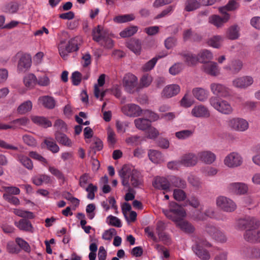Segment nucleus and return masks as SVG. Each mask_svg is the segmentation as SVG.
<instances>
[{"label": "nucleus", "instance_id": "obj_1", "mask_svg": "<svg viewBox=\"0 0 260 260\" xmlns=\"http://www.w3.org/2000/svg\"><path fill=\"white\" fill-rule=\"evenodd\" d=\"M118 174L121 179L123 186L127 187L129 191L132 190L129 178H131V184L136 187L142 184V176L139 171L135 169L133 167L124 165L119 171Z\"/></svg>", "mask_w": 260, "mask_h": 260}, {"label": "nucleus", "instance_id": "obj_2", "mask_svg": "<svg viewBox=\"0 0 260 260\" xmlns=\"http://www.w3.org/2000/svg\"><path fill=\"white\" fill-rule=\"evenodd\" d=\"M93 40L106 49H111L114 46V42L109 36L107 29L101 25H98L93 28L92 31Z\"/></svg>", "mask_w": 260, "mask_h": 260}, {"label": "nucleus", "instance_id": "obj_3", "mask_svg": "<svg viewBox=\"0 0 260 260\" xmlns=\"http://www.w3.org/2000/svg\"><path fill=\"white\" fill-rule=\"evenodd\" d=\"M209 102L211 106L223 114L231 115L234 112V108L228 101L216 96L210 97Z\"/></svg>", "mask_w": 260, "mask_h": 260}, {"label": "nucleus", "instance_id": "obj_4", "mask_svg": "<svg viewBox=\"0 0 260 260\" xmlns=\"http://www.w3.org/2000/svg\"><path fill=\"white\" fill-rule=\"evenodd\" d=\"M163 213L168 218L175 223L180 221L186 216L184 209L175 202L171 203L169 210H164Z\"/></svg>", "mask_w": 260, "mask_h": 260}, {"label": "nucleus", "instance_id": "obj_5", "mask_svg": "<svg viewBox=\"0 0 260 260\" xmlns=\"http://www.w3.org/2000/svg\"><path fill=\"white\" fill-rule=\"evenodd\" d=\"M259 226V220L253 216H246L240 219L236 224V228L238 230L258 228Z\"/></svg>", "mask_w": 260, "mask_h": 260}, {"label": "nucleus", "instance_id": "obj_6", "mask_svg": "<svg viewBox=\"0 0 260 260\" xmlns=\"http://www.w3.org/2000/svg\"><path fill=\"white\" fill-rule=\"evenodd\" d=\"M210 89L211 92L215 95L228 98L232 96V89L225 85L217 82L210 84Z\"/></svg>", "mask_w": 260, "mask_h": 260}, {"label": "nucleus", "instance_id": "obj_7", "mask_svg": "<svg viewBox=\"0 0 260 260\" xmlns=\"http://www.w3.org/2000/svg\"><path fill=\"white\" fill-rule=\"evenodd\" d=\"M216 205L222 210L232 212L237 208L236 203L231 199L225 196H219L216 200Z\"/></svg>", "mask_w": 260, "mask_h": 260}, {"label": "nucleus", "instance_id": "obj_8", "mask_svg": "<svg viewBox=\"0 0 260 260\" xmlns=\"http://www.w3.org/2000/svg\"><path fill=\"white\" fill-rule=\"evenodd\" d=\"M228 126L232 131L243 132L249 128V123L245 119L242 118H233L229 120Z\"/></svg>", "mask_w": 260, "mask_h": 260}, {"label": "nucleus", "instance_id": "obj_9", "mask_svg": "<svg viewBox=\"0 0 260 260\" xmlns=\"http://www.w3.org/2000/svg\"><path fill=\"white\" fill-rule=\"evenodd\" d=\"M224 164L230 168L240 166L243 163V158L238 153L233 152L227 155L223 160Z\"/></svg>", "mask_w": 260, "mask_h": 260}, {"label": "nucleus", "instance_id": "obj_10", "mask_svg": "<svg viewBox=\"0 0 260 260\" xmlns=\"http://www.w3.org/2000/svg\"><path fill=\"white\" fill-rule=\"evenodd\" d=\"M123 114L129 117H136L140 116L142 110L139 106L135 104H127L121 107Z\"/></svg>", "mask_w": 260, "mask_h": 260}, {"label": "nucleus", "instance_id": "obj_11", "mask_svg": "<svg viewBox=\"0 0 260 260\" xmlns=\"http://www.w3.org/2000/svg\"><path fill=\"white\" fill-rule=\"evenodd\" d=\"M227 188L229 192L236 195H244L248 191V185L243 182L231 183L228 185Z\"/></svg>", "mask_w": 260, "mask_h": 260}, {"label": "nucleus", "instance_id": "obj_12", "mask_svg": "<svg viewBox=\"0 0 260 260\" xmlns=\"http://www.w3.org/2000/svg\"><path fill=\"white\" fill-rule=\"evenodd\" d=\"M258 228L246 230L244 234V240L252 244L260 243V230Z\"/></svg>", "mask_w": 260, "mask_h": 260}, {"label": "nucleus", "instance_id": "obj_13", "mask_svg": "<svg viewBox=\"0 0 260 260\" xmlns=\"http://www.w3.org/2000/svg\"><path fill=\"white\" fill-rule=\"evenodd\" d=\"M253 83V79L249 76L237 77L232 81L234 87L239 89H246Z\"/></svg>", "mask_w": 260, "mask_h": 260}, {"label": "nucleus", "instance_id": "obj_14", "mask_svg": "<svg viewBox=\"0 0 260 260\" xmlns=\"http://www.w3.org/2000/svg\"><path fill=\"white\" fill-rule=\"evenodd\" d=\"M138 79L132 74H127L123 78V84L125 90L129 93H133L137 85Z\"/></svg>", "mask_w": 260, "mask_h": 260}, {"label": "nucleus", "instance_id": "obj_15", "mask_svg": "<svg viewBox=\"0 0 260 260\" xmlns=\"http://www.w3.org/2000/svg\"><path fill=\"white\" fill-rule=\"evenodd\" d=\"M206 231L214 238L216 241L224 243L227 241V237L225 234L216 229L214 226L208 225L206 228Z\"/></svg>", "mask_w": 260, "mask_h": 260}, {"label": "nucleus", "instance_id": "obj_16", "mask_svg": "<svg viewBox=\"0 0 260 260\" xmlns=\"http://www.w3.org/2000/svg\"><path fill=\"white\" fill-rule=\"evenodd\" d=\"M241 253L245 257L250 259H260V248L257 247H243L241 250Z\"/></svg>", "mask_w": 260, "mask_h": 260}, {"label": "nucleus", "instance_id": "obj_17", "mask_svg": "<svg viewBox=\"0 0 260 260\" xmlns=\"http://www.w3.org/2000/svg\"><path fill=\"white\" fill-rule=\"evenodd\" d=\"M181 165L185 167H192L198 162V156L193 153H188L182 155L180 159Z\"/></svg>", "mask_w": 260, "mask_h": 260}, {"label": "nucleus", "instance_id": "obj_18", "mask_svg": "<svg viewBox=\"0 0 260 260\" xmlns=\"http://www.w3.org/2000/svg\"><path fill=\"white\" fill-rule=\"evenodd\" d=\"M31 64V56L28 54H23L18 62V71L19 72H25L30 68Z\"/></svg>", "mask_w": 260, "mask_h": 260}, {"label": "nucleus", "instance_id": "obj_19", "mask_svg": "<svg viewBox=\"0 0 260 260\" xmlns=\"http://www.w3.org/2000/svg\"><path fill=\"white\" fill-rule=\"evenodd\" d=\"M205 73L212 76H217L220 74V69L217 63L214 61H209L202 66Z\"/></svg>", "mask_w": 260, "mask_h": 260}, {"label": "nucleus", "instance_id": "obj_20", "mask_svg": "<svg viewBox=\"0 0 260 260\" xmlns=\"http://www.w3.org/2000/svg\"><path fill=\"white\" fill-rule=\"evenodd\" d=\"M180 91V86L177 84H170L166 86L161 92V96L165 98H171L178 94Z\"/></svg>", "mask_w": 260, "mask_h": 260}, {"label": "nucleus", "instance_id": "obj_21", "mask_svg": "<svg viewBox=\"0 0 260 260\" xmlns=\"http://www.w3.org/2000/svg\"><path fill=\"white\" fill-rule=\"evenodd\" d=\"M191 113L193 116L197 118H207L210 116L208 109L202 105L194 106L191 110Z\"/></svg>", "mask_w": 260, "mask_h": 260}, {"label": "nucleus", "instance_id": "obj_22", "mask_svg": "<svg viewBox=\"0 0 260 260\" xmlns=\"http://www.w3.org/2000/svg\"><path fill=\"white\" fill-rule=\"evenodd\" d=\"M223 14L222 17L216 15L211 16L209 18V22L217 27L222 26L225 23L228 22L230 18V15L229 13Z\"/></svg>", "mask_w": 260, "mask_h": 260}, {"label": "nucleus", "instance_id": "obj_23", "mask_svg": "<svg viewBox=\"0 0 260 260\" xmlns=\"http://www.w3.org/2000/svg\"><path fill=\"white\" fill-rule=\"evenodd\" d=\"M153 186L159 189L169 190L170 188V179L168 180L165 177H157L153 182Z\"/></svg>", "mask_w": 260, "mask_h": 260}, {"label": "nucleus", "instance_id": "obj_24", "mask_svg": "<svg viewBox=\"0 0 260 260\" xmlns=\"http://www.w3.org/2000/svg\"><path fill=\"white\" fill-rule=\"evenodd\" d=\"M192 93L197 100L202 102L207 101L209 96L208 91L202 87H195L193 88Z\"/></svg>", "mask_w": 260, "mask_h": 260}, {"label": "nucleus", "instance_id": "obj_25", "mask_svg": "<svg viewBox=\"0 0 260 260\" xmlns=\"http://www.w3.org/2000/svg\"><path fill=\"white\" fill-rule=\"evenodd\" d=\"M198 157L207 164H211L215 160L216 155L210 151H203L198 153Z\"/></svg>", "mask_w": 260, "mask_h": 260}, {"label": "nucleus", "instance_id": "obj_26", "mask_svg": "<svg viewBox=\"0 0 260 260\" xmlns=\"http://www.w3.org/2000/svg\"><path fill=\"white\" fill-rule=\"evenodd\" d=\"M55 140L60 144L67 146L72 147L73 142L72 140L64 134L60 133L58 131L55 133Z\"/></svg>", "mask_w": 260, "mask_h": 260}, {"label": "nucleus", "instance_id": "obj_27", "mask_svg": "<svg viewBox=\"0 0 260 260\" xmlns=\"http://www.w3.org/2000/svg\"><path fill=\"white\" fill-rule=\"evenodd\" d=\"M32 182L37 186H40L43 183L51 184L53 183V180L50 176L45 174H40L34 176L32 179Z\"/></svg>", "mask_w": 260, "mask_h": 260}, {"label": "nucleus", "instance_id": "obj_28", "mask_svg": "<svg viewBox=\"0 0 260 260\" xmlns=\"http://www.w3.org/2000/svg\"><path fill=\"white\" fill-rule=\"evenodd\" d=\"M176 226L183 232L187 234H191L195 231L194 227L189 222L182 219L176 223Z\"/></svg>", "mask_w": 260, "mask_h": 260}, {"label": "nucleus", "instance_id": "obj_29", "mask_svg": "<svg viewBox=\"0 0 260 260\" xmlns=\"http://www.w3.org/2000/svg\"><path fill=\"white\" fill-rule=\"evenodd\" d=\"M193 251L202 260H208L210 258L209 252L200 246V243L196 244L193 247Z\"/></svg>", "mask_w": 260, "mask_h": 260}, {"label": "nucleus", "instance_id": "obj_30", "mask_svg": "<svg viewBox=\"0 0 260 260\" xmlns=\"http://www.w3.org/2000/svg\"><path fill=\"white\" fill-rule=\"evenodd\" d=\"M240 36V27L238 25L230 26L226 30V37L230 40H234Z\"/></svg>", "mask_w": 260, "mask_h": 260}, {"label": "nucleus", "instance_id": "obj_31", "mask_svg": "<svg viewBox=\"0 0 260 260\" xmlns=\"http://www.w3.org/2000/svg\"><path fill=\"white\" fill-rule=\"evenodd\" d=\"M169 179L170 187L173 186L182 189H184L186 187V182L184 180L175 176H171Z\"/></svg>", "mask_w": 260, "mask_h": 260}, {"label": "nucleus", "instance_id": "obj_32", "mask_svg": "<svg viewBox=\"0 0 260 260\" xmlns=\"http://www.w3.org/2000/svg\"><path fill=\"white\" fill-rule=\"evenodd\" d=\"M179 54L184 58V61L188 66H194L199 61L198 55L190 53H180Z\"/></svg>", "mask_w": 260, "mask_h": 260}, {"label": "nucleus", "instance_id": "obj_33", "mask_svg": "<svg viewBox=\"0 0 260 260\" xmlns=\"http://www.w3.org/2000/svg\"><path fill=\"white\" fill-rule=\"evenodd\" d=\"M31 119L34 123L45 128L50 127L52 125L51 122L44 117L31 116Z\"/></svg>", "mask_w": 260, "mask_h": 260}, {"label": "nucleus", "instance_id": "obj_34", "mask_svg": "<svg viewBox=\"0 0 260 260\" xmlns=\"http://www.w3.org/2000/svg\"><path fill=\"white\" fill-rule=\"evenodd\" d=\"M134 123L138 129L142 131H145L151 126V121L145 118L136 119Z\"/></svg>", "mask_w": 260, "mask_h": 260}, {"label": "nucleus", "instance_id": "obj_35", "mask_svg": "<svg viewBox=\"0 0 260 260\" xmlns=\"http://www.w3.org/2000/svg\"><path fill=\"white\" fill-rule=\"evenodd\" d=\"M39 101L46 108L52 109L55 106V101L54 98L51 96H43L39 98Z\"/></svg>", "mask_w": 260, "mask_h": 260}, {"label": "nucleus", "instance_id": "obj_36", "mask_svg": "<svg viewBox=\"0 0 260 260\" xmlns=\"http://www.w3.org/2000/svg\"><path fill=\"white\" fill-rule=\"evenodd\" d=\"M201 7V4L198 0H186L184 3V10L186 12L194 11Z\"/></svg>", "mask_w": 260, "mask_h": 260}, {"label": "nucleus", "instance_id": "obj_37", "mask_svg": "<svg viewBox=\"0 0 260 260\" xmlns=\"http://www.w3.org/2000/svg\"><path fill=\"white\" fill-rule=\"evenodd\" d=\"M213 57L212 52L206 49L200 51L198 54L199 61L204 64L209 62L208 60H211Z\"/></svg>", "mask_w": 260, "mask_h": 260}, {"label": "nucleus", "instance_id": "obj_38", "mask_svg": "<svg viewBox=\"0 0 260 260\" xmlns=\"http://www.w3.org/2000/svg\"><path fill=\"white\" fill-rule=\"evenodd\" d=\"M23 83L25 87L32 88L37 84V77L34 74L29 73L24 77Z\"/></svg>", "mask_w": 260, "mask_h": 260}, {"label": "nucleus", "instance_id": "obj_39", "mask_svg": "<svg viewBox=\"0 0 260 260\" xmlns=\"http://www.w3.org/2000/svg\"><path fill=\"white\" fill-rule=\"evenodd\" d=\"M127 47L135 54H140L141 44L138 40L132 39L127 42Z\"/></svg>", "mask_w": 260, "mask_h": 260}, {"label": "nucleus", "instance_id": "obj_40", "mask_svg": "<svg viewBox=\"0 0 260 260\" xmlns=\"http://www.w3.org/2000/svg\"><path fill=\"white\" fill-rule=\"evenodd\" d=\"M29 122V120L28 118L26 117L15 119L10 122V123L13 125H10V126L12 127L10 129H15L16 128H19L21 126H26L28 124Z\"/></svg>", "mask_w": 260, "mask_h": 260}, {"label": "nucleus", "instance_id": "obj_41", "mask_svg": "<svg viewBox=\"0 0 260 260\" xmlns=\"http://www.w3.org/2000/svg\"><path fill=\"white\" fill-rule=\"evenodd\" d=\"M15 225L20 230L32 231V225L30 222L27 219H21L18 222H15Z\"/></svg>", "mask_w": 260, "mask_h": 260}, {"label": "nucleus", "instance_id": "obj_42", "mask_svg": "<svg viewBox=\"0 0 260 260\" xmlns=\"http://www.w3.org/2000/svg\"><path fill=\"white\" fill-rule=\"evenodd\" d=\"M239 7L238 3L234 0H230L226 6L219 8V12L222 14H225L226 11H234Z\"/></svg>", "mask_w": 260, "mask_h": 260}, {"label": "nucleus", "instance_id": "obj_43", "mask_svg": "<svg viewBox=\"0 0 260 260\" xmlns=\"http://www.w3.org/2000/svg\"><path fill=\"white\" fill-rule=\"evenodd\" d=\"M44 143L46 145L47 149L53 153H57L59 151V147L54 142L52 138H48L44 140Z\"/></svg>", "mask_w": 260, "mask_h": 260}, {"label": "nucleus", "instance_id": "obj_44", "mask_svg": "<svg viewBox=\"0 0 260 260\" xmlns=\"http://www.w3.org/2000/svg\"><path fill=\"white\" fill-rule=\"evenodd\" d=\"M223 38L220 36H214L210 38L208 41V44L215 48H219L221 46L223 42Z\"/></svg>", "mask_w": 260, "mask_h": 260}, {"label": "nucleus", "instance_id": "obj_45", "mask_svg": "<svg viewBox=\"0 0 260 260\" xmlns=\"http://www.w3.org/2000/svg\"><path fill=\"white\" fill-rule=\"evenodd\" d=\"M18 161L26 169L31 170L34 166L31 160L26 156L23 155H19L18 156Z\"/></svg>", "mask_w": 260, "mask_h": 260}, {"label": "nucleus", "instance_id": "obj_46", "mask_svg": "<svg viewBox=\"0 0 260 260\" xmlns=\"http://www.w3.org/2000/svg\"><path fill=\"white\" fill-rule=\"evenodd\" d=\"M19 4L17 2H11L7 4L4 7L5 12L13 14L17 12L19 8Z\"/></svg>", "mask_w": 260, "mask_h": 260}, {"label": "nucleus", "instance_id": "obj_47", "mask_svg": "<svg viewBox=\"0 0 260 260\" xmlns=\"http://www.w3.org/2000/svg\"><path fill=\"white\" fill-rule=\"evenodd\" d=\"M193 131L190 129H183L175 133V137L179 140H184L190 138Z\"/></svg>", "mask_w": 260, "mask_h": 260}, {"label": "nucleus", "instance_id": "obj_48", "mask_svg": "<svg viewBox=\"0 0 260 260\" xmlns=\"http://www.w3.org/2000/svg\"><path fill=\"white\" fill-rule=\"evenodd\" d=\"M32 103L27 101L22 103L17 108V112L20 114H24L30 111L32 109Z\"/></svg>", "mask_w": 260, "mask_h": 260}, {"label": "nucleus", "instance_id": "obj_49", "mask_svg": "<svg viewBox=\"0 0 260 260\" xmlns=\"http://www.w3.org/2000/svg\"><path fill=\"white\" fill-rule=\"evenodd\" d=\"M135 17L134 14H125L123 15H118L115 17L113 19L114 22L118 23H125L134 20Z\"/></svg>", "mask_w": 260, "mask_h": 260}, {"label": "nucleus", "instance_id": "obj_50", "mask_svg": "<svg viewBox=\"0 0 260 260\" xmlns=\"http://www.w3.org/2000/svg\"><path fill=\"white\" fill-rule=\"evenodd\" d=\"M166 56V54L162 56L158 55L157 57H153L143 66V70L145 72L150 71L154 68L158 58H160Z\"/></svg>", "mask_w": 260, "mask_h": 260}, {"label": "nucleus", "instance_id": "obj_51", "mask_svg": "<svg viewBox=\"0 0 260 260\" xmlns=\"http://www.w3.org/2000/svg\"><path fill=\"white\" fill-rule=\"evenodd\" d=\"M149 159L154 163L159 162L162 159L161 153L157 150H149L148 152Z\"/></svg>", "mask_w": 260, "mask_h": 260}, {"label": "nucleus", "instance_id": "obj_52", "mask_svg": "<svg viewBox=\"0 0 260 260\" xmlns=\"http://www.w3.org/2000/svg\"><path fill=\"white\" fill-rule=\"evenodd\" d=\"M58 50L60 55L64 59H66L69 53H70L68 46L64 41H61L58 46Z\"/></svg>", "mask_w": 260, "mask_h": 260}, {"label": "nucleus", "instance_id": "obj_53", "mask_svg": "<svg viewBox=\"0 0 260 260\" xmlns=\"http://www.w3.org/2000/svg\"><path fill=\"white\" fill-rule=\"evenodd\" d=\"M173 197L176 201H183L186 198V194L182 188H176L173 191Z\"/></svg>", "mask_w": 260, "mask_h": 260}, {"label": "nucleus", "instance_id": "obj_54", "mask_svg": "<svg viewBox=\"0 0 260 260\" xmlns=\"http://www.w3.org/2000/svg\"><path fill=\"white\" fill-rule=\"evenodd\" d=\"M138 30L137 26H131L125 28L120 32L122 38H126L134 35Z\"/></svg>", "mask_w": 260, "mask_h": 260}, {"label": "nucleus", "instance_id": "obj_55", "mask_svg": "<svg viewBox=\"0 0 260 260\" xmlns=\"http://www.w3.org/2000/svg\"><path fill=\"white\" fill-rule=\"evenodd\" d=\"M49 171L58 180H60L62 182L65 181V177L63 174L58 169L54 167L50 166L48 168Z\"/></svg>", "mask_w": 260, "mask_h": 260}, {"label": "nucleus", "instance_id": "obj_56", "mask_svg": "<svg viewBox=\"0 0 260 260\" xmlns=\"http://www.w3.org/2000/svg\"><path fill=\"white\" fill-rule=\"evenodd\" d=\"M84 189L88 192L87 198L90 200H93L95 197L94 193L98 190V187L92 183H89L87 187Z\"/></svg>", "mask_w": 260, "mask_h": 260}, {"label": "nucleus", "instance_id": "obj_57", "mask_svg": "<svg viewBox=\"0 0 260 260\" xmlns=\"http://www.w3.org/2000/svg\"><path fill=\"white\" fill-rule=\"evenodd\" d=\"M180 105L184 108L190 107L194 103V101L190 98L187 93H186L181 100Z\"/></svg>", "mask_w": 260, "mask_h": 260}, {"label": "nucleus", "instance_id": "obj_58", "mask_svg": "<svg viewBox=\"0 0 260 260\" xmlns=\"http://www.w3.org/2000/svg\"><path fill=\"white\" fill-rule=\"evenodd\" d=\"M183 69V64L178 62L173 64L169 69V73L172 75H176L179 74Z\"/></svg>", "mask_w": 260, "mask_h": 260}, {"label": "nucleus", "instance_id": "obj_59", "mask_svg": "<svg viewBox=\"0 0 260 260\" xmlns=\"http://www.w3.org/2000/svg\"><path fill=\"white\" fill-rule=\"evenodd\" d=\"M107 222L111 225L120 228L122 226L120 220L117 217L109 215L107 219Z\"/></svg>", "mask_w": 260, "mask_h": 260}, {"label": "nucleus", "instance_id": "obj_60", "mask_svg": "<svg viewBox=\"0 0 260 260\" xmlns=\"http://www.w3.org/2000/svg\"><path fill=\"white\" fill-rule=\"evenodd\" d=\"M152 81V77L149 74L144 75L140 79V85L143 87L149 86Z\"/></svg>", "mask_w": 260, "mask_h": 260}, {"label": "nucleus", "instance_id": "obj_61", "mask_svg": "<svg viewBox=\"0 0 260 260\" xmlns=\"http://www.w3.org/2000/svg\"><path fill=\"white\" fill-rule=\"evenodd\" d=\"M50 83V79L46 75H43L37 78V84L41 86H47Z\"/></svg>", "mask_w": 260, "mask_h": 260}, {"label": "nucleus", "instance_id": "obj_62", "mask_svg": "<svg viewBox=\"0 0 260 260\" xmlns=\"http://www.w3.org/2000/svg\"><path fill=\"white\" fill-rule=\"evenodd\" d=\"M15 241L18 245L25 251L28 252L30 251V247L28 243L22 238H17Z\"/></svg>", "mask_w": 260, "mask_h": 260}, {"label": "nucleus", "instance_id": "obj_63", "mask_svg": "<svg viewBox=\"0 0 260 260\" xmlns=\"http://www.w3.org/2000/svg\"><path fill=\"white\" fill-rule=\"evenodd\" d=\"M174 9V6H169L167 7L165 9L161 11V13L157 15L155 19H158L162 17H166L171 14Z\"/></svg>", "mask_w": 260, "mask_h": 260}, {"label": "nucleus", "instance_id": "obj_64", "mask_svg": "<svg viewBox=\"0 0 260 260\" xmlns=\"http://www.w3.org/2000/svg\"><path fill=\"white\" fill-rule=\"evenodd\" d=\"M243 63L240 60H235L232 61L231 63V70L234 73H238L242 68Z\"/></svg>", "mask_w": 260, "mask_h": 260}]
</instances>
